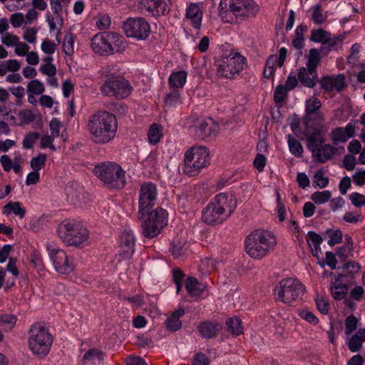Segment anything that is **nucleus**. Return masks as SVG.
Returning <instances> with one entry per match:
<instances>
[{
  "instance_id": "nucleus-48",
  "label": "nucleus",
  "mask_w": 365,
  "mask_h": 365,
  "mask_svg": "<svg viewBox=\"0 0 365 365\" xmlns=\"http://www.w3.org/2000/svg\"><path fill=\"white\" fill-rule=\"evenodd\" d=\"M322 241V237L319 234L316 233L314 231H309L308 232L307 236V242L310 248L319 247Z\"/></svg>"
},
{
  "instance_id": "nucleus-23",
  "label": "nucleus",
  "mask_w": 365,
  "mask_h": 365,
  "mask_svg": "<svg viewBox=\"0 0 365 365\" xmlns=\"http://www.w3.org/2000/svg\"><path fill=\"white\" fill-rule=\"evenodd\" d=\"M336 150V148L331 145L324 144L312 155L319 163H324L331 159Z\"/></svg>"
},
{
  "instance_id": "nucleus-21",
  "label": "nucleus",
  "mask_w": 365,
  "mask_h": 365,
  "mask_svg": "<svg viewBox=\"0 0 365 365\" xmlns=\"http://www.w3.org/2000/svg\"><path fill=\"white\" fill-rule=\"evenodd\" d=\"M220 329V324L217 323H212L207 321L200 323L198 326V330L200 335L205 339L215 337Z\"/></svg>"
},
{
  "instance_id": "nucleus-47",
  "label": "nucleus",
  "mask_w": 365,
  "mask_h": 365,
  "mask_svg": "<svg viewBox=\"0 0 365 365\" xmlns=\"http://www.w3.org/2000/svg\"><path fill=\"white\" fill-rule=\"evenodd\" d=\"M40 138V134L37 132H30L27 133L23 140V147L26 149H31L34 147L36 141Z\"/></svg>"
},
{
  "instance_id": "nucleus-34",
  "label": "nucleus",
  "mask_w": 365,
  "mask_h": 365,
  "mask_svg": "<svg viewBox=\"0 0 365 365\" xmlns=\"http://www.w3.org/2000/svg\"><path fill=\"white\" fill-rule=\"evenodd\" d=\"M11 212H14L22 219L26 215V210L21 207L19 202H9L4 207V213L9 215Z\"/></svg>"
},
{
  "instance_id": "nucleus-32",
  "label": "nucleus",
  "mask_w": 365,
  "mask_h": 365,
  "mask_svg": "<svg viewBox=\"0 0 365 365\" xmlns=\"http://www.w3.org/2000/svg\"><path fill=\"white\" fill-rule=\"evenodd\" d=\"M187 73L184 71H180L173 73L169 77V85L172 88H182L185 82Z\"/></svg>"
},
{
  "instance_id": "nucleus-38",
  "label": "nucleus",
  "mask_w": 365,
  "mask_h": 365,
  "mask_svg": "<svg viewBox=\"0 0 365 365\" xmlns=\"http://www.w3.org/2000/svg\"><path fill=\"white\" fill-rule=\"evenodd\" d=\"M17 318L14 314H3L0 316V325L3 330L9 331L16 324Z\"/></svg>"
},
{
  "instance_id": "nucleus-33",
  "label": "nucleus",
  "mask_w": 365,
  "mask_h": 365,
  "mask_svg": "<svg viewBox=\"0 0 365 365\" xmlns=\"http://www.w3.org/2000/svg\"><path fill=\"white\" fill-rule=\"evenodd\" d=\"M330 34L323 29H313L311 32L310 40L315 43H321L322 46H325Z\"/></svg>"
},
{
  "instance_id": "nucleus-4",
  "label": "nucleus",
  "mask_w": 365,
  "mask_h": 365,
  "mask_svg": "<svg viewBox=\"0 0 365 365\" xmlns=\"http://www.w3.org/2000/svg\"><path fill=\"white\" fill-rule=\"evenodd\" d=\"M138 219L142 222V235L147 238L158 236L161 230L167 225L166 210L157 207L153 211L138 212Z\"/></svg>"
},
{
  "instance_id": "nucleus-2",
  "label": "nucleus",
  "mask_w": 365,
  "mask_h": 365,
  "mask_svg": "<svg viewBox=\"0 0 365 365\" xmlns=\"http://www.w3.org/2000/svg\"><path fill=\"white\" fill-rule=\"evenodd\" d=\"M236 207L237 200L232 195L220 193L203 210L202 219L208 225L220 224L232 214Z\"/></svg>"
},
{
  "instance_id": "nucleus-31",
  "label": "nucleus",
  "mask_w": 365,
  "mask_h": 365,
  "mask_svg": "<svg viewBox=\"0 0 365 365\" xmlns=\"http://www.w3.org/2000/svg\"><path fill=\"white\" fill-rule=\"evenodd\" d=\"M185 288L191 296H200L204 291L205 287L203 284L192 277H190L186 279Z\"/></svg>"
},
{
  "instance_id": "nucleus-27",
  "label": "nucleus",
  "mask_w": 365,
  "mask_h": 365,
  "mask_svg": "<svg viewBox=\"0 0 365 365\" xmlns=\"http://www.w3.org/2000/svg\"><path fill=\"white\" fill-rule=\"evenodd\" d=\"M185 314V310L179 308L175 310L172 315L165 321L167 329L171 331H177L182 327V322L180 318Z\"/></svg>"
},
{
  "instance_id": "nucleus-30",
  "label": "nucleus",
  "mask_w": 365,
  "mask_h": 365,
  "mask_svg": "<svg viewBox=\"0 0 365 365\" xmlns=\"http://www.w3.org/2000/svg\"><path fill=\"white\" fill-rule=\"evenodd\" d=\"M186 17L192 20V24L195 29L200 27L202 12L197 4H191L189 6L186 11Z\"/></svg>"
},
{
  "instance_id": "nucleus-44",
  "label": "nucleus",
  "mask_w": 365,
  "mask_h": 365,
  "mask_svg": "<svg viewBox=\"0 0 365 365\" xmlns=\"http://www.w3.org/2000/svg\"><path fill=\"white\" fill-rule=\"evenodd\" d=\"M45 88L43 84L38 80H32L27 85L28 92L35 94L41 95L44 92Z\"/></svg>"
},
{
  "instance_id": "nucleus-10",
  "label": "nucleus",
  "mask_w": 365,
  "mask_h": 365,
  "mask_svg": "<svg viewBox=\"0 0 365 365\" xmlns=\"http://www.w3.org/2000/svg\"><path fill=\"white\" fill-rule=\"evenodd\" d=\"M216 66L217 73L220 76L232 78L244 70L246 58L238 52L230 51L228 54L224 53L216 63Z\"/></svg>"
},
{
  "instance_id": "nucleus-26",
  "label": "nucleus",
  "mask_w": 365,
  "mask_h": 365,
  "mask_svg": "<svg viewBox=\"0 0 365 365\" xmlns=\"http://www.w3.org/2000/svg\"><path fill=\"white\" fill-rule=\"evenodd\" d=\"M319 53H321L320 48L319 50L317 48H312L309 50L308 55L306 68L309 69V73L314 76H317V67L320 63Z\"/></svg>"
},
{
  "instance_id": "nucleus-5",
  "label": "nucleus",
  "mask_w": 365,
  "mask_h": 365,
  "mask_svg": "<svg viewBox=\"0 0 365 365\" xmlns=\"http://www.w3.org/2000/svg\"><path fill=\"white\" fill-rule=\"evenodd\" d=\"M95 175L108 188H123L125 185V172L115 163H101L95 166Z\"/></svg>"
},
{
  "instance_id": "nucleus-3",
  "label": "nucleus",
  "mask_w": 365,
  "mask_h": 365,
  "mask_svg": "<svg viewBox=\"0 0 365 365\" xmlns=\"http://www.w3.org/2000/svg\"><path fill=\"white\" fill-rule=\"evenodd\" d=\"M29 346L33 354L40 358L47 356L53 344L52 335L42 323L33 324L29 329Z\"/></svg>"
},
{
  "instance_id": "nucleus-39",
  "label": "nucleus",
  "mask_w": 365,
  "mask_h": 365,
  "mask_svg": "<svg viewBox=\"0 0 365 365\" xmlns=\"http://www.w3.org/2000/svg\"><path fill=\"white\" fill-rule=\"evenodd\" d=\"M324 235H328L329 240H328V245L331 247L341 242L343 234L340 230H333L331 229H329L326 230L324 233Z\"/></svg>"
},
{
  "instance_id": "nucleus-22",
  "label": "nucleus",
  "mask_w": 365,
  "mask_h": 365,
  "mask_svg": "<svg viewBox=\"0 0 365 365\" xmlns=\"http://www.w3.org/2000/svg\"><path fill=\"white\" fill-rule=\"evenodd\" d=\"M212 132V125L205 119L198 120L195 125V136L199 140H205Z\"/></svg>"
},
{
  "instance_id": "nucleus-53",
  "label": "nucleus",
  "mask_w": 365,
  "mask_h": 365,
  "mask_svg": "<svg viewBox=\"0 0 365 365\" xmlns=\"http://www.w3.org/2000/svg\"><path fill=\"white\" fill-rule=\"evenodd\" d=\"M314 182L317 185L318 187L324 188L328 185L329 178L324 176V171L322 170H318L314 175Z\"/></svg>"
},
{
  "instance_id": "nucleus-58",
  "label": "nucleus",
  "mask_w": 365,
  "mask_h": 365,
  "mask_svg": "<svg viewBox=\"0 0 365 365\" xmlns=\"http://www.w3.org/2000/svg\"><path fill=\"white\" fill-rule=\"evenodd\" d=\"M210 359L203 353H197L192 360V365H209Z\"/></svg>"
},
{
  "instance_id": "nucleus-54",
  "label": "nucleus",
  "mask_w": 365,
  "mask_h": 365,
  "mask_svg": "<svg viewBox=\"0 0 365 365\" xmlns=\"http://www.w3.org/2000/svg\"><path fill=\"white\" fill-rule=\"evenodd\" d=\"M358 319L353 315L349 316L345 320V334H351L357 327Z\"/></svg>"
},
{
  "instance_id": "nucleus-8",
  "label": "nucleus",
  "mask_w": 365,
  "mask_h": 365,
  "mask_svg": "<svg viewBox=\"0 0 365 365\" xmlns=\"http://www.w3.org/2000/svg\"><path fill=\"white\" fill-rule=\"evenodd\" d=\"M58 234L68 246L80 247L88 242V230L78 223L63 222L59 226Z\"/></svg>"
},
{
  "instance_id": "nucleus-43",
  "label": "nucleus",
  "mask_w": 365,
  "mask_h": 365,
  "mask_svg": "<svg viewBox=\"0 0 365 365\" xmlns=\"http://www.w3.org/2000/svg\"><path fill=\"white\" fill-rule=\"evenodd\" d=\"M148 137L152 144L158 143L161 137L160 126L155 123L153 124L148 130Z\"/></svg>"
},
{
  "instance_id": "nucleus-52",
  "label": "nucleus",
  "mask_w": 365,
  "mask_h": 365,
  "mask_svg": "<svg viewBox=\"0 0 365 365\" xmlns=\"http://www.w3.org/2000/svg\"><path fill=\"white\" fill-rule=\"evenodd\" d=\"M46 160V155L41 153L38 156L31 159V167L34 170L38 171L45 165Z\"/></svg>"
},
{
  "instance_id": "nucleus-40",
  "label": "nucleus",
  "mask_w": 365,
  "mask_h": 365,
  "mask_svg": "<svg viewBox=\"0 0 365 365\" xmlns=\"http://www.w3.org/2000/svg\"><path fill=\"white\" fill-rule=\"evenodd\" d=\"M288 144L289 150L296 157H301L303 153V148L302 144L292 138L291 135H288Z\"/></svg>"
},
{
  "instance_id": "nucleus-36",
  "label": "nucleus",
  "mask_w": 365,
  "mask_h": 365,
  "mask_svg": "<svg viewBox=\"0 0 365 365\" xmlns=\"http://www.w3.org/2000/svg\"><path fill=\"white\" fill-rule=\"evenodd\" d=\"M75 36L71 33H67L63 40L62 48L63 51L67 56H72L74 53L73 43Z\"/></svg>"
},
{
  "instance_id": "nucleus-11",
  "label": "nucleus",
  "mask_w": 365,
  "mask_h": 365,
  "mask_svg": "<svg viewBox=\"0 0 365 365\" xmlns=\"http://www.w3.org/2000/svg\"><path fill=\"white\" fill-rule=\"evenodd\" d=\"M104 77V83L101 87L104 95L123 98L130 94V86L128 81L113 74H106Z\"/></svg>"
},
{
  "instance_id": "nucleus-20",
  "label": "nucleus",
  "mask_w": 365,
  "mask_h": 365,
  "mask_svg": "<svg viewBox=\"0 0 365 365\" xmlns=\"http://www.w3.org/2000/svg\"><path fill=\"white\" fill-rule=\"evenodd\" d=\"M344 37V34L336 36L330 34L326 45L320 47L321 53L324 56H327L330 51H337L341 46Z\"/></svg>"
},
{
  "instance_id": "nucleus-25",
  "label": "nucleus",
  "mask_w": 365,
  "mask_h": 365,
  "mask_svg": "<svg viewBox=\"0 0 365 365\" xmlns=\"http://www.w3.org/2000/svg\"><path fill=\"white\" fill-rule=\"evenodd\" d=\"M108 41L110 45L113 46V53L114 52L120 53L125 50V40L123 36L115 32H108Z\"/></svg>"
},
{
  "instance_id": "nucleus-1",
  "label": "nucleus",
  "mask_w": 365,
  "mask_h": 365,
  "mask_svg": "<svg viewBox=\"0 0 365 365\" xmlns=\"http://www.w3.org/2000/svg\"><path fill=\"white\" fill-rule=\"evenodd\" d=\"M87 128L91 140L96 144H106L115 136L118 130L116 117L112 113L101 110L91 115Z\"/></svg>"
},
{
  "instance_id": "nucleus-19",
  "label": "nucleus",
  "mask_w": 365,
  "mask_h": 365,
  "mask_svg": "<svg viewBox=\"0 0 365 365\" xmlns=\"http://www.w3.org/2000/svg\"><path fill=\"white\" fill-rule=\"evenodd\" d=\"M123 258H130L134 252L135 238L132 232L124 231L120 238Z\"/></svg>"
},
{
  "instance_id": "nucleus-15",
  "label": "nucleus",
  "mask_w": 365,
  "mask_h": 365,
  "mask_svg": "<svg viewBox=\"0 0 365 365\" xmlns=\"http://www.w3.org/2000/svg\"><path fill=\"white\" fill-rule=\"evenodd\" d=\"M108 32L98 34L91 39V48L93 51L101 55H110L113 53V46L108 41Z\"/></svg>"
},
{
  "instance_id": "nucleus-62",
  "label": "nucleus",
  "mask_w": 365,
  "mask_h": 365,
  "mask_svg": "<svg viewBox=\"0 0 365 365\" xmlns=\"http://www.w3.org/2000/svg\"><path fill=\"white\" fill-rule=\"evenodd\" d=\"M24 20V16L22 13H15L11 16L10 21L14 28L20 27Z\"/></svg>"
},
{
  "instance_id": "nucleus-24",
  "label": "nucleus",
  "mask_w": 365,
  "mask_h": 365,
  "mask_svg": "<svg viewBox=\"0 0 365 365\" xmlns=\"http://www.w3.org/2000/svg\"><path fill=\"white\" fill-rule=\"evenodd\" d=\"M321 108V102L317 98H313L306 101L305 112L306 114L303 118L305 125H308L309 121L312 120L310 115L313 113L319 115L318 112Z\"/></svg>"
},
{
  "instance_id": "nucleus-17",
  "label": "nucleus",
  "mask_w": 365,
  "mask_h": 365,
  "mask_svg": "<svg viewBox=\"0 0 365 365\" xmlns=\"http://www.w3.org/2000/svg\"><path fill=\"white\" fill-rule=\"evenodd\" d=\"M346 274L339 273L334 279L331 281L330 292L335 300H341L345 298L347 294L349 287L343 283Z\"/></svg>"
},
{
  "instance_id": "nucleus-9",
  "label": "nucleus",
  "mask_w": 365,
  "mask_h": 365,
  "mask_svg": "<svg viewBox=\"0 0 365 365\" xmlns=\"http://www.w3.org/2000/svg\"><path fill=\"white\" fill-rule=\"evenodd\" d=\"M276 300L289 304L300 299L305 292L304 285L295 278L282 279L274 288Z\"/></svg>"
},
{
  "instance_id": "nucleus-7",
  "label": "nucleus",
  "mask_w": 365,
  "mask_h": 365,
  "mask_svg": "<svg viewBox=\"0 0 365 365\" xmlns=\"http://www.w3.org/2000/svg\"><path fill=\"white\" fill-rule=\"evenodd\" d=\"M210 164L209 150L204 146H194L185 154L184 173L189 176L197 175L200 170Z\"/></svg>"
},
{
  "instance_id": "nucleus-35",
  "label": "nucleus",
  "mask_w": 365,
  "mask_h": 365,
  "mask_svg": "<svg viewBox=\"0 0 365 365\" xmlns=\"http://www.w3.org/2000/svg\"><path fill=\"white\" fill-rule=\"evenodd\" d=\"M185 240L181 237H175L171 244L170 251L175 258H179L183 255L185 252Z\"/></svg>"
},
{
  "instance_id": "nucleus-56",
  "label": "nucleus",
  "mask_w": 365,
  "mask_h": 365,
  "mask_svg": "<svg viewBox=\"0 0 365 365\" xmlns=\"http://www.w3.org/2000/svg\"><path fill=\"white\" fill-rule=\"evenodd\" d=\"M349 200L356 207H361L365 205V196L359 192H353L349 195Z\"/></svg>"
},
{
  "instance_id": "nucleus-16",
  "label": "nucleus",
  "mask_w": 365,
  "mask_h": 365,
  "mask_svg": "<svg viewBox=\"0 0 365 365\" xmlns=\"http://www.w3.org/2000/svg\"><path fill=\"white\" fill-rule=\"evenodd\" d=\"M319 82L322 88L327 92H331L334 90L341 92L347 86L344 74H339L336 76H324Z\"/></svg>"
},
{
  "instance_id": "nucleus-55",
  "label": "nucleus",
  "mask_w": 365,
  "mask_h": 365,
  "mask_svg": "<svg viewBox=\"0 0 365 365\" xmlns=\"http://www.w3.org/2000/svg\"><path fill=\"white\" fill-rule=\"evenodd\" d=\"M341 269L343 272H346L347 274L353 275L359 272L360 269V265L357 262L349 261L343 264Z\"/></svg>"
},
{
  "instance_id": "nucleus-41",
  "label": "nucleus",
  "mask_w": 365,
  "mask_h": 365,
  "mask_svg": "<svg viewBox=\"0 0 365 365\" xmlns=\"http://www.w3.org/2000/svg\"><path fill=\"white\" fill-rule=\"evenodd\" d=\"M331 196V193L329 190L317 191L312 195L311 199L316 204L320 205L328 202Z\"/></svg>"
},
{
  "instance_id": "nucleus-37",
  "label": "nucleus",
  "mask_w": 365,
  "mask_h": 365,
  "mask_svg": "<svg viewBox=\"0 0 365 365\" xmlns=\"http://www.w3.org/2000/svg\"><path fill=\"white\" fill-rule=\"evenodd\" d=\"M226 325L228 331L235 335H239L242 333L243 327L242 322L237 317L230 318L226 321Z\"/></svg>"
},
{
  "instance_id": "nucleus-61",
  "label": "nucleus",
  "mask_w": 365,
  "mask_h": 365,
  "mask_svg": "<svg viewBox=\"0 0 365 365\" xmlns=\"http://www.w3.org/2000/svg\"><path fill=\"white\" fill-rule=\"evenodd\" d=\"M49 126L52 137H58L60 134V127L61 126V123L57 118H54L50 121Z\"/></svg>"
},
{
  "instance_id": "nucleus-29",
  "label": "nucleus",
  "mask_w": 365,
  "mask_h": 365,
  "mask_svg": "<svg viewBox=\"0 0 365 365\" xmlns=\"http://www.w3.org/2000/svg\"><path fill=\"white\" fill-rule=\"evenodd\" d=\"M277 64L279 68L282 67L284 62L277 59V55L272 54L269 56L266 61L265 66L263 71V76L266 78H270L274 73V65Z\"/></svg>"
},
{
  "instance_id": "nucleus-57",
  "label": "nucleus",
  "mask_w": 365,
  "mask_h": 365,
  "mask_svg": "<svg viewBox=\"0 0 365 365\" xmlns=\"http://www.w3.org/2000/svg\"><path fill=\"white\" fill-rule=\"evenodd\" d=\"M56 49V44L48 39H44L41 43V50L46 54H53Z\"/></svg>"
},
{
  "instance_id": "nucleus-18",
  "label": "nucleus",
  "mask_w": 365,
  "mask_h": 365,
  "mask_svg": "<svg viewBox=\"0 0 365 365\" xmlns=\"http://www.w3.org/2000/svg\"><path fill=\"white\" fill-rule=\"evenodd\" d=\"M305 134L307 136V148L312 154H315L324 142V139L322 136V130L319 128H314L313 131L310 132L309 127L305 125Z\"/></svg>"
},
{
  "instance_id": "nucleus-13",
  "label": "nucleus",
  "mask_w": 365,
  "mask_h": 365,
  "mask_svg": "<svg viewBox=\"0 0 365 365\" xmlns=\"http://www.w3.org/2000/svg\"><path fill=\"white\" fill-rule=\"evenodd\" d=\"M157 197V188L155 184L146 182L141 185L139 196V212L150 211L154 206Z\"/></svg>"
},
{
  "instance_id": "nucleus-49",
  "label": "nucleus",
  "mask_w": 365,
  "mask_h": 365,
  "mask_svg": "<svg viewBox=\"0 0 365 365\" xmlns=\"http://www.w3.org/2000/svg\"><path fill=\"white\" fill-rule=\"evenodd\" d=\"M179 98V91L174 90L166 95L164 100L165 105L168 107H174L178 103Z\"/></svg>"
},
{
  "instance_id": "nucleus-51",
  "label": "nucleus",
  "mask_w": 365,
  "mask_h": 365,
  "mask_svg": "<svg viewBox=\"0 0 365 365\" xmlns=\"http://www.w3.org/2000/svg\"><path fill=\"white\" fill-rule=\"evenodd\" d=\"M227 1L225 0H221L220 5H219V14L221 16L222 19L224 21L230 22L232 21V17L230 19L228 17L230 14H232V11H230V9H227Z\"/></svg>"
},
{
  "instance_id": "nucleus-50",
  "label": "nucleus",
  "mask_w": 365,
  "mask_h": 365,
  "mask_svg": "<svg viewBox=\"0 0 365 365\" xmlns=\"http://www.w3.org/2000/svg\"><path fill=\"white\" fill-rule=\"evenodd\" d=\"M312 19L313 21L317 25H321L325 21L326 16L322 14L320 6L315 5L312 7Z\"/></svg>"
},
{
  "instance_id": "nucleus-42",
  "label": "nucleus",
  "mask_w": 365,
  "mask_h": 365,
  "mask_svg": "<svg viewBox=\"0 0 365 365\" xmlns=\"http://www.w3.org/2000/svg\"><path fill=\"white\" fill-rule=\"evenodd\" d=\"M103 352L101 350H98L96 348H92L88 349L83 356V361H93L94 359H97L99 361L103 360Z\"/></svg>"
},
{
  "instance_id": "nucleus-59",
  "label": "nucleus",
  "mask_w": 365,
  "mask_h": 365,
  "mask_svg": "<svg viewBox=\"0 0 365 365\" xmlns=\"http://www.w3.org/2000/svg\"><path fill=\"white\" fill-rule=\"evenodd\" d=\"M40 71L44 75L53 76L56 73V68L51 63H46L41 66Z\"/></svg>"
},
{
  "instance_id": "nucleus-45",
  "label": "nucleus",
  "mask_w": 365,
  "mask_h": 365,
  "mask_svg": "<svg viewBox=\"0 0 365 365\" xmlns=\"http://www.w3.org/2000/svg\"><path fill=\"white\" fill-rule=\"evenodd\" d=\"M331 138L335 145H337L339 142H346L348 139L343 128L334 129L331 133Z\"/></svg>"
},
{
  "instance_id": "nucleus-28",
  "label": "nucleus",
  "mask_w": 365,
  "mask_h": 365,
  "mask_svg": "<svg viewBox=\"0 0 365 365\" xmlns=\"http://www.w3.org/2000/svg\"><path fill=\"white\" fill-rule=\"evenodd\" d=\"M309 71V69L305 67L299 68L297 73L298 80L302 86L314 88L316 85L315 80L317 78V75L314 76Z\"/></svg>"
},
{
  "instance_id": "nucleus-46",
  "label": "nucleus",
  "mask_w": 365,
  "mask_h": 365,
  "mask_svg": "<svg viewBox=\"0 0 365 365\" xmlns=\"http://www.w3.org/2000/svg\"><path fill=\"white\" fill-rule=\"evenodd\" d=\"M289 90L282 84L277 86L274 92V100L276 103L283 102L287 97Z\"/></svg>"
},
{
  "instance_id": "nucleus-14",
  "label": "nucleus",
  "mask_w": 365,
  "mask_h": 365,
  "mask_svg": "<svg viewBox=\"0 0 365 365\" xmlns=\"http://www.w3.org/2000/svg\"><path fill=\"white\" fill-rule=\"evenodd\" d=\"M48 251L56 272L61 274H68L73 271V265L63 250L48 247Z\"/></svg>"
},
{
  "instance_id": "nucleus-12",
  "label": "nucleus",
  "mask_w": 365,
  "mask_h": 365,
  "mask_svg": "<svg viewBox=\"0 0 365 365\" xmlns=\"http://www.w3.org/2000/svg\"><path fill=\"white\" fill-rule=\"evenodd\" d=\"M123 29L128 37L145 40L150 33V27L145 19L142 17L129 18L123 24Z\"/></svg>"
},
{
  "instance_id": "nucleus-60",
  "label": "nucleus",
  "mask_w": 365,
  "mask_h": 365,
  "mask_svg": "<svg viewBox=\"0 0 365 365\" xmlns=\"http://www.w3.org/2000/svg\"><path fill=\"white\" fill-rule=\"evenodd\" d=\"M349 349L352 352H356L362 346V341L356 338V336H352L348 343Z\"/></svg>"
},
{
  "instance_id": "nucleus-63",
  "label": "nucleus",
  "mask_w": 365,
  "mask_h": 365,
  "mask_svg": "<svg viewBox=\"0 0 365 365\" xmlns=\"http://www.w3.org/2000/svg\"><path fill=\"white\" fill-rule=\"evenodd\" d=\"M316 304L318 310L323 314H327L329 312V303L324 299L317 297Z\"/></svg>"
},
{
  "instance_id": "nucleus-64",
  "label": "nucleus",
  "mask_w": 365,
  "mask_h": 365,
  "mask_svg": "<svg viewBox=\"0 0 365 365\" xmlns=\"http://www.w3.org/2000/svg\"><path fill=\"white\" fill-rule=\"evenodd\" d=\"M344 167L347 170H353L356 165V158L351 155H346L343 160Z\"/></svg>"
},
{
  "instance_id": "nucleus-6",
  "label": "nucleus",
  "mask_w": 365,
  "mask_h": 365,
  "mask_svg": "<svg viewBox=\"0 0 365 365\" xmlns=\"http://www.w3.org/2000/svg\"><path fill=\"white\" fill-rule=\"evenodd\" d=\"M276 244L274 238L267 232L257 230L246 237V252L254 259H259L265 255Z\"/></svg>"
}]
</instances>
